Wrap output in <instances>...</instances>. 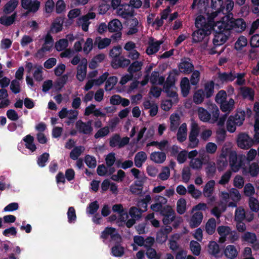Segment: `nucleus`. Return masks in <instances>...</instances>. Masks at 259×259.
<instances>
[{"mask_svg":"<svg viewBox=\"0 0 259 259\" xmlns=\"http://www.w3.org/2000/svg\"><path fill=\"white\" fill-rule=\"evenodd\" d=\"M87 63L88 61L86 59L83 58L81 61L76 68V77L79 81H83L86 77L87 72Z\"/></svg>","mask_w":259,"mask_h":259,"instance_id":"9d476101","label":"nucleus"},{"mask_svg":"<svg viewBox=\"0 0 259 259\" xmlns=\"http://www.w3.org/2000/svg\"><path fill=\"white\" fill-rule=\"evenodd\" d=\"M130 141L128 137H124L121 139L120 136L115 134L113 135L110 140V145L112 147H118L121 148L127 145Z\"/></svg>","mask_w":259,"mask_h":259,"instance_id":"2eb2a0df","label":"nucleus"},{"mask_svg":"<svg viewBox=\"0 0 259 259\" xmlns=\"http://www.w3.org/2000/svg\"><path fill=\"white\" fill-rule=\"evenodd\" d=\"M105 58L104 54H100L96 55L91 61L89 64V67L94 69L97 66L98 63L102 62Z\"/></svg>","mask_w":259,"mask_h":259,"instance_id":"de8ad7c7","label":"nucleus"},{"mask_svg":"<svg viewBox=\"0 0 259 259\" xmlns=\"http://www.w3.org/2000/svg\"><path fill=\"white\" fill-rule=\"evenodd\" d=\"M180 85L183 96L184 97H187L189 95L191 89L189 79L187 77L183 78L181 80Z\"/></svg>","mask_w":259,"mask_h":259,"instance_id":"c756f323","label":"nucleus"},{"mask_svg":"<svg viewBox=\"0 0 259 259\" xmlns=\"http://www.w3.org/2000/svg\"><path fill=\"white\" fill-rule=\"evenodd\" d=\"M229 162L232 171L237 172L241 167L242 163V157L240 156H238L236 153L232 152L230 155Z\"/></svg>","mask_w":259,"mask_h":259,"instance_id":"f8f14e48","label":"nucleus"},{"mask_svg":"<svg viewBox=\"0 0 259 259\" xmlns=\"http://www.w3.org/2000/svg\"><path fill=\"white\" fill-rule=\"evenodd\" d=\"M187 136V127L185 123H183L179 127L177 134L178 140L182 142L184 141Z\"/></svg>","mask_w":259,"mask_h":259,"instance_id":"4c0bfd02","label":"nucleus"},{"mask_svg":"<svg viewBox=\"0 0 259 259\" xmlns=\"http://www.w3.org/2000/svg\"><path fill=\"white\" fill-rule=\"evenodd\" d=\"M146 254L150 259H160L161 258V254L157 253L156 251L151 247L147 248Z\"/></svg>","mask_w":259,"mask_h":259,"instance_id":"bf43d9fd","label":"nucleus"},{"mask_svg":"<svg viewBox=\"0 0 259 259\" xmlns=\"http://www.w3.org/2000/svg\"><path fill=\"white\" fill-rule=\"evenodd\" d=\"M215 182L214 180H210L205 185L203 189V194L204 197L209 198L212 195Z\"/></svg>","mask_w":259,"mask_h":259,"instance_id":"cd10ccee","label":"nucleus"},{"mask_svg":"<svg viewBox=\"0 0 259 259\" xmlns=\"http://www.w3.org/2000/svg\"><path fill=\"white\" fill-rule=\"evenodd\" d=\"M186 200L183 198H180L177 202V212L181 214L184 213L186 210Z\"/></svg>","mask_w":259,"mask_h":259,"instance_id":"8fccbe9b","label":"nucleus"},{"mask_svg":"<svg viewBox=\"0 0 259 259\" xmlns=\"http://www.w3.org/2000/svg\"><path fill=\"white\" fill-rule=\"evenodd\" d=\"M245 111L243 110H238L236 113L233 116V118L234 119L236 124L238 126H240L243 124L245 119Z\"/></svg>","mask_w":259,"mask_h":259,"instance_id":"37998d69","label":"nucleus"},{"mask_svg":"<svg viewBox=\"0 0 259 259\" xmlns=\"http://www.w3.org/2000/svg\"><path fill=\"white\" fill-rule=\"evenodd\" d=\"M111 39L109 38H102L97 37L95 40V44L100 49H103L109 46L111 44Z\"/></svg>","mask_w":259,"mask_h":259,"instance_id":"a19ab883","label":"nucleus"},{"mask_svg":"<svg viewBox=\"0 0 259 259\" xmlns=\"http://www.w3.org/2000/svg\"><path fill=\"white\" fill-rule=\"evenodd\" d=\"M7 14L4 15L0 18V23L6 26H9L12 24L15 21L17 17L16 13H13L11 16H8Z\"/></svg>","mask_w":259,"mask_h":259,"instance_id":"c9c22d12","label":"nucleus"},{"mask_svg":"<svg viewBox=\"0 0 259 259\" xmlns=\"http://www.w3.org/2000/svg\"><path fill=\"white\" fill-rule=\"evenodd\" d=\"M131 63L128 59L124 57H118V58L113 59L111 61V66L114 68L119 67H124L130 65Z\"/></svg>","mask_w":259,"mask_h":259,"instance_id":"393cba45","label":"nucleus"},{"mask_svg":"<svg viewBox=\"0 0 259 259\" xmlns=\"http://www.w3.org/2000/svg\"><path fill=\"white\" fill-rule=\"evenodd\" d=\"M110 133L109 127L107 126H104L97 131L94 137L96 139L104 137Z\"/></svg>","mask_w":259,"mask_h":259,"instance_id":"e2e57ef3","label":"nucleus"},{"mask_svg":"<svg viewBox=\"0 0 259 259\" xmlns=\"http://www.w3.org/2000/svg\"><path fill=\"white\" fill-rule=\"evenodd\" d=\"M84 150V148L81 146L74 148L70 152V158L73 160L77 159L78 157L83 152Z\"/></svg>","mask_w":259,"mask_h":259,"instance_id":"052dcab7","label":"nucleus"},{"mask_svg":"<svg viewBox=\"0 0 259 259\" xmlns=\"http://www.w3.org/2000/svg\"><path fill=\"white\" fill-rule=\"evenodd\" d=\"M199 127L198 124L193 121L191 124V129L190 133L189 139L190 143L189 147L191 148L196 147L199 143V140L197 138Z\"/></svg>","mask_w":259,"mask_h":259,"instance_id":"6e6552de","label":"nucleus"},{"mask_svg":"<svg viewBox=\"0 0 259 259\" xmlns=\"http://www.w3.org/2000/svg\"><path fill=\"white\" fill-rule=\"evenodd\" d=\"M224 254L228 258L234 259L238 255V251L235 246L233 245H229L224 249Z\"/></svg>","mask_w":259,"mask_h":259,"instance_id":"2f4dec72","label":"nucleus"},{"mask_svg":"<svg viewBox=\"0 0 259 259\" xmlns=\"http://www.w3.org/2000/svg\"><path fill=\"white\" fill-rule=\"evenodd\" d=\"M211 29L210 26L206 27V29L198 28V30L195 31L193 34V41L195 42H199L202 40L207 41Z\"/></svg>","mask_w":259,"mask_h":259,"instance_id":"39448f33","label":"nucleus"},{"mask_svg":"<svg viewBox=\"0 0 259 259\" xmlns=\"http://www.w3.org/2000/svg\"><path fill=\"white\" fill-rule=\"evenodd\" d=\"M194 67L192 64L190 62L189 59L182 60L179 65V69L182 72L185 73H189L193 69Z\"/></svg>","mask_w":259,"mask_h":259,"instance_id":"c85d7f7f","label":"nucleus"},{"mask_svg":"<svg viewBox=\"0 0 259 259\" xmlns=\"http://www.w3.org/2000/svg\"><path fill=\"white\" fill-rule=\"evenodd\" d=\"M116 14L117 15L126 19L133 16V10L129 5L123 4L117 9Z\"/></svg>","mask_w":259,"mask_h":259,"instance_id":"aec40b11","label":"nucleus"},{"mask_svg":"<svg viewBox=\"0 0 259 259\" xmlns=\"http://www.w3.org/2000/svg\"><path fill=\"white\" fill-rule=\"evenodd\" d=\"M76 126L79 132L85 134H90L93 131L92 121L84 123L80 120H78L76 123Z\"/></svg>","mask_w":259,"mask_h":259,"instance_id":"412c9836","label":"nucleus"},{"mask_svg":"<svg viewBox=\"0 0 259 259\" xmlns=\"http://www.w3.org/2000/svg\"><path fill=\"white\" fill-rule=\"evenodd\" d=\"M247 39L243 35L240 36L234 44V48L237 50H241L247 45Z\"/></svg>","mask_w":259,"mask_h":259,"instance_id":"79ce46f5","label":"nucleus"},{"mask_svg":"<svg viewBox=\"0 0 259 259\" xmlns=\"http://www.w3.org/2000/svg\"><path fill=\"white\" fill-rule=\"evenodd\" d=\"M134 242L139 246H144L147 248L151 247L154 243V239L153 237H148L144 239L141 236H135L134 237Z\"/></svg>","mask_w":259,"mask_h":259,"instance_id":"4468645a","label":"nucleus"},{"mask_svg":"<svg viewBox=\"0 0 259 259\" xmlns=\"http://www.w3.org/2000/svg\"><path fill=\"white\" fill-rule=\"evenodd\" d=\"M206 96L202 89L195 91L193 94V100L196 104H201L204 101Z\"/></svg>","mask_w":259,"mask_h":259,"instance_id":"72a5a7b5","label":"nucleus"},{"mask_svg":"<svg viewBox=\"0 0 259 259\" xmlns=\"http://www.w3.org/2000/svg\"><path fill=\"white\" fill-rule=\"evenodd\" d=\"M216 228V221L214 219L211 218L208 220L205 225L206 232L209 234H212Z\"/></svg>","mask_w":259,"mask_h":259,"instance_id":"09e8293b","label":"nucleus"},{"mask_svg":"<svg viewBox=\"0 0 259 259\" xmlns=\"http://www.w3.org/2000/svg\"><path fill=\"white\" fill-rule=\"evenodd\" d=\"M248 203L251 210L256 212L259 210V202L257 199L252 197H250Z\"/></svg>","mask_w":259,"mask_h":259,"instance_id":"338daca9","label":"nucleus"},{"mask_svg":"<svg viewBox=\"0 0 259 259\" xmlns=\"http://www.w3.org/2000/svg\"><path fill=\"white\" fill-rule=\"evenodd\" d=\"M143 64L142 61H135L130 66L128 71L130 74H132L134 72L140 71Z\"/></svg>","mask_w":259,"mask_h":259,"instance_id":"5fc2aeb1","label":"nucleus"},{"mask_svg":"<svg viewBox=\"0 0 259 259\" xmlns=\"http://www.w3.org/2000/svg\"><path fill=\"white\" fill-rule=\"evenodd\" d=\"M164 77L159 76V73L157 71L153 72L150 78V81L152 84H162L164 82Z\"/></svg>","mask_w":259,"mask_h":259,"instance_id":"ea45409f","label":"nucleus"},{"mask_svg":"<svg viewBox=\"0 0 259 259\" xmlns=\"http://www.w3.org/2000/svg\"><path fill=\"white\" fill-rule=\"evenodd\" d=\"M122 28V25L120 21L115 19L110 21L108 25V29L110 32H118Z\"/></svg>","mask_w":259,"mask_h":259,"instance_id":"473e14b6","label":"nucleus"},{"mask_svg":"<svg viewBox=\"0 0 259 259\" xmlns=\"http://www.w3.org/2000/svg\"><path fill=\"white\" fill-rule=\"evenodd\" d=\"M187 190L188 193L195 199L199 198L202 195L201 191L196 189L195 186L193 184L189 185L187 187Z\"/></svg>","mask_w":259,"mask_h":259,"instance_id":"a18cd8bd","label":"nucleus"},{"mask_svg":"<svg viewBox=\"0 0 259 259\" xmlns=\"http://www.w3.org/2000/svg\"><path fill=\"white\" fill-rule=\"evenodd\" d=\"M21 6L29 12H36L40 6V2L37 0H21Z\"/></svg>","mask_w":259,"mask_h":259,"instance_id":"ddd939ff","label":"nucleus"},{"mask_svg":"<svg viewBox=\"0 0 259 259\" xmlns=\"http://www.w3.org/2000/svg\"><path fill=\"white\" fill-rule=\"evenodd\" d=\"M91 114H93L96 117H104L106 115L105 113L102 112L100 109L96 108V106L94 104L90 105L85 109V115L88 116Z\"/></svg>","mask_w":259,"mask_h":259,"instance_id":"a878e982","label":"nucleus"},{"mask_svg":"<svg viewBox=\"0 0 259 259\" xmlns=\"http://www.w3.org/2000/svg\"><path fill=\"white\" fill-rule=\"evenodd\" d=\"M215 28L218 30L225 28L227 31L233 30L236 32H241L244 31L246 25L243 19L233 18L232 14L223 16L221 19L218 21V25Z\"/></svg>","mask_w":259,"mask_h":259,"instance_id":"f257e3e1","label":"nucleus"},{"mask_svg":"<svg viewBox=\"0 0 259 259\" xmlns=\"http://www.w3.org/2000/svg\"><path fill=\"white\" fill-rule=\"evenodd\" d=\"M170 176V169L167 167H162L161 172L159 174L158 177L161 181L167 180Z\"/></svg>","mask_w":259,"mask_h":259,"instance_id":"69168bd1","label":"nucleus"},{"mask_svg":"<svg viewBox=\"0 0 259 259\" xmlns=\"http://www.w3.org/2000/svg\"><path fill=\"white\" fill-rule=\"evenodd\" d=\"M118 79L115 76L110 77L106 82L105 90L106 91L111 90L116 84Z\"/></svg>","mask_w":259,"mask_h":259,"instance_id":"0e129e2a","label":"nucleus"},{"mask_svg":"<svg viewBox=\"0 0 259 259\" xmlns=\"http://www.w3.org/2000/svg\"><path fill=\"white\" fill-rule=\"evenodd\" d=\"M175 82V78L173 76L170 74L167 77L166 82L164 84V89L167 93V95L171 97H175L177 96V93L175 91H169V88L170 87L172 88V86Z\"/></svg>","mask_w":259,"mask_h":259,"instance_id":"b1692460","label":"nucleus"},{"mask_svg":"<svg viewBox=\"0 0 259 259\" xmlns=\"http://www.w3.org/2000/svg\"><path fill=\"white\" fill-rule=\"evenodd\" d=\"M218 21H216L215 24L213 25L212 28L213 30L215 32L214 37L212 39V43L213 47L208 48L206 44H204L202 45V48L204 50H207L208 52L210 55H213L217 53L215 50V48L223 45L228 39L229 36V32L227 31L225 28L220 29V30H218L215 28L217 27Z\"/></svg>","mask_w":259,"mask_h":259,"instance_id":"f03ea898","label":"nucleus"},{"mask_svg":"<svg viewBox=\"0 0 259 259\" xmlns=\"http://www.w3.org/2000/svg\"><path fill=\"white\" fill-rule=\"evenodd\" d=\"M24 141L25 142L26 147L29 149L31 151H34L36 149V146L33 143L34 138L30 135H27L24 138Z\"/></svg>","mask_w":259,"mask_h":259,"instance_id":"864d4df0","label":"nucleus"},{"mask_svg":"<svg viewBox=\"0 0 259 259\" xmlns=\"http://www.w3.org/2000/svg\"><path fill=\"white\" fill-rule=\"evenodd\" d=\"M199 119L203 122H210L211 118L210 114L204 108L199 107L197 110Z\"/></svg>","mask_w":259,"mask_h":259,"instance_id":"58836bf2","label":"nucleus"},{"mask_svg":"<svg viewBox=\"0 0 259 259\" xmlns=\"http://www.w3.org/2000/svg\"><path fill=\"white\" fill-rule=\"evenodd\" d=\"M97 171L98 174L100 176H104L106 175H111L115 171V169L112 167H110L109 170L103 164L98 166Z\"/></svg>","mask_w":259,"mask_h":259,"instance_id":"c03bdc74","label":"nucleus"},{"mask_svg":"<svg viewBox=\"0 0 259 259\" xmlns=\"http://www.w3.org/2000/svg\"><path fill=\"white\" fill-rule=\"evenodd\" d=\"M237 126L233 118V116H229L226 123L227 130L230 133H233L235 131Z\"/></svg>","mask_w":259,"mask_h":259,"instance_id":"680f3d73","label":"nucleus"},{"mask_svg":"<svg viewBox=\"0 0 259 259\" xmlns=\"http://www.w3.org/2000/svg\"><path fill=\"white\" fill-rule=\"evenodd\" d=\"M237 145L243 149L251 147L253 144V140L245 133H240L238 135L237 139Z\"/></svg>","mask_w":259,"mask_h":259,"instance_id":"423d86ee","label":"nucleus"},{"mask_svg":"<svg viewBox=\"0 0 259 259\" xmlns=\"http://www.w3.org/2000/svg\"><path fill=\"white\" fill-rule=\"evenodd\" d=\"M78 111L74 110H67L66 108H63L59 112L58 115L61 118H67L68 121L66 122L67 124H70L76 119L78 116Z\"/></svg>","mask_w":259,"mask_h":259,"instance_id":"1a4fd4ad","label":"nucleus"},{"mask_svg":"<svg viewBox=\"0 0 259 259\" xmlns=\"http://www.w3.org/2000/svg\"><path fill=\"white\" fill-rule=\"evenodd\" d=\"M234 100L230 98L223 102L220 105V108L223 112L229 113L234 109Z\"/></svg>","mask_w":259,"mask_h":259,"instance_id":"7c9ffc66","label":"nucleus"},{"mask_svg":"<svg viewBox=\"0 0 259 259\" xmlns=\"http://www.w3.org/2000/svg\"><path fill=\"white\" fill-rule=\"evenodd\" d=\"M144 211L143 210H140L135 206L131 207L129 209V214L132 218L126 222V227L130 228L133 226L135 224L136 220L140 218L142 212Z\"/></svg>","mask_w":259,"mask_h":259,"instance_id":"9b49d317","label":"nucleus"},{"mask_svg":"<svg viewBox=\"0 0 259 259\" xmlns=\"http://www.w3.org/2000/svg\"><path fill=\"white\" fill-rule=\"evenodd\" d=\"M204 92L206 98L211 97L214 92V82L212 81H208L204 84Z\"/></svg>","mask_w":259,"mask_h":259,"instance_id":"49530a36","label":"nucleus"},{"mask_svg":"<svg viewBox=\"0 0 259 259\" xmlns=\"http://www.w3.org/2000/svg\"><path fill=\"white\" fill-rule=\"evenodd\" d=\"M96 17V14L94 12H89L87 15L79 18L77 21V24L81 26L83 30L87 31L88 27L90 24V19H93Z\"/></svg>","mask_w":259,"mask_h":259,"instance_id":"f3484780","label":"nucleus"},{"mask_svg":"<svg viewBox=\"0 0 259 259\" xmlns=\"http://www.w3.org/2000/svg\"><path fill=\"white\" fill-rule=\"evenodd\" d=\"M242 238L249 243H253L256 240V236L254 233L247 232L242 236Z\"/></svg>","mask_w":259,"mask_h":259,"instance_id":"774afa93","label":"nucleus"},{"mask_svg":"<svg viewBox=\"0 0 259 259\" xmlns=\"http://www.w3.org/2000/svg\"><path fill=\"white\" fill-rule=\"evenodd\" d=\"M101 237L103 238H108L109 237L113 241L116 242H120L121 238L117 231L112 228H106L102 232Z\"/></svg>","mask_w":259,"mask_h":259,"instance_id":"a211bd4d","label":"nucleus"},{"mask_svg":"<svg viewBox=\"0 0 259 259\" xmlns=\"http://www.w3.org/2000/svg\"><path fill=\"white\" fill-rule=\"evenodd\" d=\"M206 173L208 177H213L216 171L215 164L213 162H209L205 168Z\"/></svg>","mask_w":259,"mask_h":259,"instance_id":"6e6d98bb","label":"nucleus"},{"mask_svg":"<svg viewBox=\"0 0 259 259\" xmlns=\"http://www.w3.org/2000/svg\"><path fill=\"white\" fill-rule=\"evenodd\" d=\"M193 214L188 220L190 226L192 228H196L199 226L202 223L203 215L200 211L192 212Z\"/></svg>","mask_w":259,"mask_h":259,"instance_id":"6ab92c4d","label":"nucleus"},{"mask_svg":"<svg viewBox=\"0 0 259 259\" xmlns=\"http://www.w3.org/2000/svg\"><path fill=\"white\" fill-rule=\"evenodd\" d=\"M217 231L220 236L219 241L221 243L224 242L226 237L228 235L232 236L231 240H232V242L238 239V236L236 235V233L234 231H232L229 227L225 226H219L217 229Z\"/></svg>","mask_w":259,"mask_h":259,"instance_id":"20e7f679","label":"nucleus"},{"mask_svg":"<svg viewBox=\"0 0 259 259\" xmlns=\"http://www.w3.org/2000/svg\"><path fill=\"white\" fill-rule=\"evenodd\" d=\"M170 126L169 128L172 131L177 130L178 125L180 124V117L178 113L172 114L169 117Z\"/></svg>","mask_w":259,"mask_h":259,"instance_id":"e433bc0d","label":"nucleus"},{"mask_svg":"<svg viewBox=\"0 0 259 259\" xmlns=\"http://www.w3.org/2000/svg\"><path fill=\"white\" fill-rule=\"evenodd\" d=\"M155 200L156 202L152 204L150 208L154 211L160 212L163 206L162 204H165L167 200L165 197L160 195L156 196Z\"/></svg>","mask_w":259,"mask_h":259,"instance_id":"4be33fe9","label":"nucleus"},{"mask_svg":"<svg viewBox=\"0 0 259 259\" xmlns=\"http://www.w3.org/2000/svg\"><path fill=\"white\" fill-rule=\"evenodd\" d=\"M191 172L190 168L188 166H185L182 169V178L184 183H187L191 179Z\"/></svg>","mask_w":259,"mask_h":259,"instance_id":"4d7b16f0","label":"nucleus"},{"mask_svg":"<svg viewBox=\"0 0 259 259\" xmlns=\"http://www.w3.org/2000/svg\"><path fill=\"white\" fill-rule=\"evenodd\" d=\"M211 7L215 11L210 13L208 17L209 22H211L213 19H217L219 20L223 17V15L224 16L223 12L224 10L223 0H211Z\"/></svg>","mask_w":259,"mask_h":259,"instance_id":"7ed1b4c3","label":"nucleus"},{"mask_svg":"<svg viewBox=\"0 0 259 259\" xmlns=\"http://www.w3.org/2000/svg\"><path fill=\"white\" fill-rule=\"evenodd\" d=\"M166 155L163 152H153L150 155V159L157 164L163 163L166 160Z\"/></svg>","mask_w":259,"mask_h":259,"instance_id":"5701e85b","label":"nucleus"},{"mask_svg":"<svg viewBox=\"0 0 259 259\" xmlns=\"http://www.w3.org/2000/svg\"><path fill=\"white\" fill-rule=\"evenodd\" d=\"M190 248L192 253L195 255H199L201 251L200 244L195 241H191L190 243Z\"/></svg>","mask_w":259,"mask_h":259,"instance_id":"13d9d810","label":"nucleus"},{"mask_svg":"<svg viewBox=\"0 0 259 259\" xmlns=\"http://www.w3.org/2000/svg\"><path fill=\"white\" fill-rule=\"evenodd\" d=\"M19 4V0H10L4 7L3 12L5 14H9L13 12Z\"/></svg>","mask_w":259,"mask_h":259,"instance_id":"f704fd0d","label":"nucleus"},{"mask_svg":"<svg viewBox=\"0 0 259 259\" xmlns=\"http://www.w3.org/2000/svg\"><path fill=\"white\" fill-rule=\"evenodd\" d=\"M236 75L232 73H219V78L222 82L232 81L235 79Z\"/></svg>","mask_w":259,"mask_h":259,"instance_id":"3c124183","label":"nucleus"},{"mask_svg":"<svg viewBox=\"0 0 259 259\" xmlns=\"http://www.w3.org/2000/svg\"><path fill=\"white\" fill-rule=\"evenodd\" d=\"M163 43L161 40H157L153 38H150L148 42V47L146 49V53L148 55H153L157 53L160 48V46Z\"/></svg>","mask_w":259,"mask_h":259,"instance_id":"dca6fc26","label":"nucleus"},{"mask_svg":"<svg viewBox=\"0 0 259 259\" xmlns=\"http://www.w3.org/2000/svg\"><path fill=\"white\" fill-rule=\"evenodd\" d=\"M147 159V155L144 151H140L137 153L135 156L134 162L137 167H141L143 163Z\"/></svg>","mask_w":259,"mask_h":259,"instance_id":"bb28decb","label":"nucleus"},{"mask_svg":"<svg viewBox=\"0 0 259 259\" xmlns=\"http://www.w3.org/2000/svg\"><path fill=\"white\" fill-rule=\"evenodd\" d=\"M63 19L61 18H57L53 23L51 27V31L53 32L57 33L62 29Z\"/></svg>","mask_w":259,"mask_h":259,"instance_id":"603ef678","label":"nucleus"},{"mask_svg":"<svg viewBox=\"0 0 259 259\" xmlns=\"http://www.w3.org/2000/svg\"><path fill=\"white\" fill-rule=\"evenodd\" d=\"M210 15V13H208L207 14L206 18L204 16L201 15L198 16L196 19L195 21L196 26L198 28H205L208 26L211 27V29H212L213 27V25L215 24V23L217 21H219L217 19H213L211 20V22H209L208 20V17Z\"/></svg>","mask_w":259,"mask_h":259,"instance_id":"0eeeda50","label":"nucleus"}]
</instances>
